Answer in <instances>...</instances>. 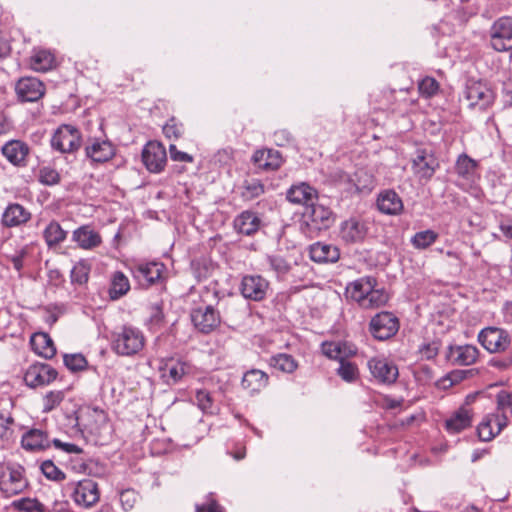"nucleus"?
<instances>
[{
    "label": "nucleus",
    "instance_id": "obj_1",
    "mask_svg": "<svg viewBox=\"0 0 512 512\" xmlns=\"http://www.w3.org/2000/svg\"><path fill=\"white\" fill-rule=\"evenodd\" d=\"M29 486L25 468L15 462L0 464V492L10 498L23 493Z\"/></svg>",
    "mask_w": 512,
    "mask_h": 512
},
{
    "label": "nucleus",
    "instance_id": "obj_2",
    "mask_svg": "<svg viewBox=\"0 0 512 512\" xmlns=\"http://www.w3.org/2000/svg\"><path fill=\"white\" fill-rule=\"evenodd\" d=\"M145 345L143 333L136 327L123 326L112 335V349L120 356H134Z\"/></svg>",
    "mask_w": 512,
    "mask_h": 512
},
{
    "label": "nucleus",
    "instance_id": "obj_3",
    "mask_svg": "<svg viewBox=\"0 0 512 512\" xmlns=\"http://www.w3.org/2000/svg\"><path fill=\"white\" fill-rule=\"evenodd\" d=\"M166 267L159 261H137L130 266L133 279L142 288L163 282Z\"/></svg>",
    "mask_w": 512,
    "mask_h": 512
},
{
    "label": "nucleus",
    "instance_id": "obj_4",
    "mask_svg": "<svg viewBox=\"0 0 512 512\" xmlns=\"http://www.w3.org/2000/svg\"><path fill=\"white\" fill-rule=\"evenodd\" d=\"M479 162L465 153L460 154L455 162L454 171L457 175V186L464 191L476 190L480 180Z\"/></svg>",
    "mask_w": 512,
    "mask_h": 512
},
{
    "label": "nucleus",
    "instance_id": "obj_5",
    "mask_svg": "<svg viewBox=\"0 0 512 512\" xmlns=\"http://www.w3.org/2000/svg\"><path fill=\"white\" fill-rule=\"evenodd\" d=\"M488 35L493 50L497 52L512 50V17H499L490 26Z\"/></svg>",
    "mask_w": 512,
    "mask_h": 512
},
{
    "label": "nucleus",
    "instance_id": "obj_6",
    "mask_svg": "<svg viewBox=\"0 0 512 512\" xmlns=\"http://www.w3.org/2000/svg\"><path fill=\"white\" fill-rule=\"evenodd\" d=\"M67 488L71 490V498L76 505L82 508L94 506L100 498L98 484L89 478L78 482H70Z\"/></svg>",
    "mask_w": 512,
    "mask_h": 512
},
{
    "label": "nucleus",
    "instance_id": "obj_7",
    "mask_svg": "<svg viewBox=\"0 0 512 512\" xmlns=\"http://www.w3.org/2000/svg\"><path fill=\"white\" fill-rule=\"evenodd\" d=\"M50 143L54 150L62 154L74 153L81 146V133L76 127L63 124L54 132Z\"/></svg>",
    "mask_w": 512,
    "mask_h": 512
},
{
    "label": "nucleus",
    "instance_id": "obj_8",
    "mask_svg": "<svg viewBox=\"0 0 512 512\" xmlns=\"http://www.w3.org/2000/svg\"><path fill=\"white\" fill-rule=\"evenodd\" d=\"M304 224L311 230L320 231L330 228L335 215L332 210L322 203L309 204L303 213Z\"/></svg>",
    "mask_w": 512,
    "mask_h": 512
},
{
    "label": "nucleus",
    "instance_id": "obj_9",
    "mask_svg": "<svg viewBox=\"0 0 512 512\" xmlns=\"http://www.w3.org/2000/svg\"><path fill=\"white\" fill-rule=\"evenodd\" d=\"M479 343L490 353L505 352L511 345L509 333L498 327H486L478 334Z\"/></svg>",
    "mask_w": 512,
    "mask_h": 512
},
{
    "label": "nucleus",
    "instance_id": "obj_10",
    "mask_svg": "<svg viewBox=\"0 0 512 512\" xmlns=\"http://www.w3.org/2000/svg\"><path fill=\"white\" fill-rule=\"evenodd\" d=\"M440 163L435 154L428 149H417L412 159L413 174L420 181H428L439 169Z\"/></svg>",
    "mask_w": 512,
    "mask_h": 512
},
{
    "label": "nucleus",
    "instance_id": "obj_11",
    "mask_svg": "<svg viewBox=\"0 0 512 512\" xmlns=\"http://www.w3.org/2000/svg\"><path fill=\"white\" fill-rule=\"evenodd\" d=\"M399 330L398 318L390 312L377 313L369 323L372 336L380 341L393 337Z\"/></svg>",
    "mask_w": 512,
    "mask_h": 512
},
{
    "label": "nucleus",
    "instance_id": "obj_12",
    "mask_svg": "<svg viewBox=\"0 0 512 512\" xmlns=\"http://www.w3.org/2000/svg\"><path fill=\"white\" fill-rule=\"evenodd\" d=\"M464 96L469 108H479L480 110L488 108L494 101L493 91L479 81L467 83Z\"/></svg>",
    "mask_w": 512,
    "mask_h": 512
},
{
    "label": "nucleus",
    "instance_id": "obj_13",
    "mask_svg": "<svg viewBox=\"0 0 512 512\" xmlns=\"http://www.w3.org/2000/svg\"><path fill=\"white\" fill-rule=\"evenodd\" d=\"M57 375V371L49 364L35 363L26 370L24 381L27 386L36 388L49 385L56 379Z\"/></svg>",
    "mask_w": 512,
    "mask_h": 512
},
{
    "label": "nucleus",
    "instance_id": "obj_14",
    "mask_svg": "<svg viewBox=\"0 0 512 512\" xmlns=\"http://www.w3.org/2000/svg\"><path fill=\"white\" fill-rule=\"evenodd\" d=\"M142 161L150 172H161L167 161L165 147L159 142H148L142 151Z\"/></svg>",
    "mask_w": 512,
    "mask_h": 512
},
{
    "label": "nucleus",
    "instance_id": "obj_15",
    "mask_svg": "<svg viewBox=\"0 0 512 512\" xmlns=\"http://www.w3.org/2000/svg\"><path fill=\"white\" fill-rule=\"evenodd\" d=\"M371 375L380 383L392 384L398 378L397 366L385 358L374 357L367 363Z\"/></svg>",
    "mask_w": 512,
    "mask_h": 512
},
{
    "label": "nucleus",
    "instance_id": "obj_16",
    "mask_svg": "<svg viewBox=\"0 0 512 512\" xmlns=\"http://www.w3.org/2000/svg\"><path fill=\"white\" fill-rule=\"evenodd\" d=\"M268 281L260 275H246L242 278L240 292L248 300L262 301L266 297Z\"/></svg>",
    "mask_w": 512,
    "mask_h": 512
},
{
    "label": "nucleus",
    "instance_id": "obj_17",
    "mask_svg": "<svg viewBox=\"0 0 512 512\" xmlns=\"http://www.w3.org/2000/svg\"><path fill=\"white\" fill-rule=\"evenodd\" d=\"M85 153L94 163H105L116 154L115 145L108 139L93 138L85 147Z\"/></svg>",
    "mask_w": 512,
    "mask_h": 512
},
{
    "label": "nucleus",
    "instance_id": "obj_18",
    "mask_svg": "<svg viewBox=\"0 0 512 512\" xmlns=\"http://www.w3.org/2000/svg\"><path fill=\"white\" fill-rule=\"evenodd\" d=\"M191 320L200 332L209 333L220 324V315L213 306L207 305L192 310Z\"/></svg>",
    "mask_w": 512,
    "mask_h": 512
},
{
    "label": "nucleus",
    "instance_id": "obj_19",
    "mask_svg": "<svg viewBox=\"0 0 512 512\" xmlns=\"http://www.w3.org/2000/svg\"><path fill=\"white\" fill-rule=\"evenodd\" d=\"M479 357V350L471 344L450 345L448 347L446 358L453 364L458 366H469L474 364Z\"/></svg>",
    "mask_w": 512,
    "mask_h": 512
},
{
    "label": "nucleus",
    "instance_id": "obj_20",
    "mask_svg": "<svg viewBox=\"0 0 512 512\" xmlns=\"http://www.w3.org/2000/svg\"><path fill=\"white\" fill-rule=\"evenodd\" d=\"M508 423L505 414H488L478 425V436L482 441H490L499 434Z\"/></svg>",
    "mask_w": 512,
    "mask_h": 512
},
{
    "label": "nucleus",
    "instance_id": "obj_21",
    "mask_svg": "<svg viewBox=\"0 0 512 512\" xmlns=\"http://www.w3.org/2000/svg\"><path fill=\"white\" fill-rule=\"evenodd\" d=\"M1 153L12 165L25 167L27 166L30 148L21 140H10L2 146Z\"/></svg>",
    "mask_w": 512,
    "mask_h": 512
},
{
    "label": "nucleus",
    "instance_id": "obj_22",
    "mask_svg": "<svg viewBox=\"0 0 512 512\" xmlns=\"http://www.w3.org/2000/svg\"><path fill=\"white\" fill-rule=\"evenodd\" d=\"M16 93L22 101L35 102L44 95L45 87L35 77H24L17 82Z\"/></svg>",
    "mask_w": 512,
    "mask_h": 512
},
{
    "label": "nucleus",
    "instance_id": "obj_23",
    "mask_svg": "<svg viewBox=\"0 0 512 512\" xmlns=\"http://www.w3.org/2000/svg\"><path fill=\"white\" fill-rule=\"evenodd\" d=\"M367 234V227L363 221L351 217L340 225L339 236L345 243H357L364 240Z\"/></svg>",
    "mask_w": 512,
    "mask_h": 512
},
{
    "label": "nucleus",
    "instance_id": "obj_24",
    "mask_svg": "<svg viewBox=\"0 0 512 512\" xmlns=\"http://www.w3.org/2000/svg\"><path fill=\"white\" fill-rule=\"evenodd\" d=\"M31 212L19 203H10L4 210L1 223L4 227H19L30 221Z\"/></svg>",
    "mask_w": 512,
    "mask_h": 512
},
{
    "label": "nucleus",
    "instance_id": "obj_25",
    "mask_svg": "<svg viewBox=\"0 0 512 512\" xmlns=\"http://www.w3.org/2000/svg\"><path fill=\"white\" fill-rule=\"evenodd\" d=\"M254 165L264 171H273L282 164V156L274 149H261L254 152L252 156Z\"/></svg>",
    "mask_w": 512,
    "mask_h": 512
},
{
    "label": "nucleus",
    "instance_id": "obj_26",
    "mask_svg": "<svg viewBox=\"0 0 512 512\" xmlns=\"http://www.w3.org/2000/svg\"><path fill=\"white\" fill-rule=\"evenodd\" d=\"M312 261L317 263H335L340 258L338 247L323 242H316L309 248Z\"/></svg>",
    "mask_w": 512,
    "mask_h": 512
},
{
    "label": "nucleus",
    "instance_id": "obj_27",
    "mask_svg": "<svg viewBox=\"0 0 512 512\" xmlns=\"http://www.w3.org/2000/svg\"><path fill=\"white\" fill-rule=\"evenodd\" d=\"M377 207L384 214L398 215L404 206L401 197L394 190L387 189L379 193Z\"/></svg>",
    "mask_w": 512,
    "mask_h": 512
},
{
    "label": "nucleus",
    "instance_id": "obj_28",
    "mask_svg": "<svg viewBox=\"0 0 512 512\" xmlns=\"http://www.w3.org/2000/svg\"><path fill=\"white\" fill-rule=\"evenodd\" d=\"M376 285L377 281L372 276L359 278L346 287V296L361 306L369 291Z\"/></svg>",
    "mask_w": 512,
    "mask_h": 512
},
{
    "label": "nucleus",
    "instance_id": "obj_29",
    "mask_svg": "<svg viewBox=\"0 0 512 512\" xmlns=\"http://www.w3.org/2000/svg\"><path fill=\"white\" fill-rule=\"evenodd\" d=\"M161 378L169 385L176 384L190 372L186 362L170 360L160 367Z\"/></svg>",
    "mask_w": 512,
    "mask_h": 512
},
{
    "label": "nucleus",
    "instance_id": "obj_30",
    "mask_svg": "<svg viewBox=\"0 0 512 512\" xmlns=\"http://www.w3.org/2000/svg\"><path fill=\"white\" fill-rule=\"evenodd\" d=\"M286 198L293 204L309 205L317 198V191L307 183L293 185L288 189Z\"/></svg>",
    "mask_w": 512,
    "mask_h": 512
},
{
    "label": "nucleus",
    "instance_id": "obj_31",
    "mask_svg": "<svg viewBox=\"0 0 512 512\" xmlns=\"http://www.w3.org/2000/svg\"><path fill=\"white\" fill-rule=\"evenodd\" d=\"M29 64L34 71L47 72L56 66V58L50 50L33 49Z\"/></svg>",
    "mask_w": 512,
    "mask_h": 512
},
{
    "label": "nucleus",
    "instance_id": "obj_32",
    "mask_svg": "<svg viewBox=\"0 0 512 512\" xmlns=\"http://www.w3.org/2000/svg\"><path fill=\"white\" fill-rule=\"evenodd\" d=\"M261 225V219L252 211H243L234 220V227L238 233L251 236Z\"/></svg>",
    "mask_w": 512,
    "mask_h": 512
},
{
    "label": "nucleus",
    "instance_id": "obj_33",
    "mask_svg": "<svg viewBox=\"0 0 512 512\" xmlns=\"http://www.w3.org/2000/svg\"><path fill=\"white\" fill-rule=\"evenodd\" d=\"M22 447L28 451H40L50 447V441L45 432L31 429L22 436Z\"/></svg>",
    "mask_w": 512,
    "mask_h": 512
},
{
    "label": "nucleus",
    "instance_id": "obj_34",
    "mask_svg": "<svg viewBox=\"0 0 512 512\" xmlns=\"http://www.w3.org/2000/svg\"><path fill=\"white\" fill-rule=\"evenodd\" d=\"M268 375L259 369H251L247 371L242 378V387L249 393L254 394L260 392L268 384Z\"/></svg>",
    "mask_w": 512,
    "mask_h": 512
},
{
    "label": "nucleus",
    "instance_id": "obj_35",
    "mask_svg": "<svg viewBox=\"0 0 512 512\" xmlns=\"http://www.w3.org/2000/svg\"><path fill=\"white\" fill-rule=\"evenodd\" d=\"M30 344L32 350L36 354L46 359H50L56 354V348L54 346L53 340L47 333H34L31 336Z\"/></svg>",
    "mask_w": 512,
    "mask_h": 512
},
{
    "label": "nucleus",
    "instance_id": "obj_36",
    "mask_svg": "<svg viewBox=\"0 0 512 512\" xmlns=\"http://www.w3.org/2000/svg\"><path fill=\"white\" fill-rule=\"evenodd\" d=\"M72 240L83 249H92L100 245V235L89 226H81L73 232Z\"/></svg>",
    "mask_w": 512,
    "mask_h": 512
},
{
    "label": "nucleus",
    "instance_id": "obj_37",
    "mask_svg": "<svg viewBox=\"0 0 512 512\" xmlns=\"http://www.w3.org/2000/svg\"><path fill=\"white\" fill-rule=\"evenodd\" d=\"M472 423V416L469 410L460 408L449 419L445 421V428L451 434H456L468 428Z\"/></svg>",
    "mask_w": 512,
    "mask_h": 512
},
{
    "label": "nucleus",
    "instance_id": "obj_38",
    "mask_svg": "<svg viewBox=\"0 0 512 512\" xmlns=\"http://www.w3.org/2000/svg\"><path fill=\"white\" fill-rule=\"evenodd\" d=\"M130 290L128 277L121 271L112 274L108 294L111 300H118L125 296Z\"/></svg>",
    "mask_w": 512,
    "mask_h": 512
},
{
    "label": "nucleus",
    "instance_id": "obj_39",
    "mask_svg": "<svg viewBox=\"0 0 512 512\" xmlns=\"http://www.w3.org/2000/svg\"><path fill=\"white\" fill-rule=\"evenodd\" d=\"M321 351L326 357L339 360V362L341 359L355 354V350L349 348L346 343L343 342H323Z\"/></svg>",
    "mask_w": 512,
    "mask_h": 512
},
{
    "label": "nucleus",
    "instance_id": "obj_40",
    "mask_svg": "<svg viewBox=\"0 0 512 512\" xmlns=\"http://www.w3.org/2000/svg\"><path fill=\"white\" fill-rule=\"evenodd\" d=\"M43 237L47 246L52 248L65 241L67 232L57 221H51L43 231Z\"/></svg>",
    "mask_w": 512,
    "mask_h": 512
},
{
    "label": "nucleus",
    "instance_id": "obj_41",
    "mask_svg": "<svg viewBox=\"0 0 512 512\" xmlns=\"http://www.w3.org/2000/svg\"><path fill=\"white\" fill-rule=\"evenodd\" d=\"M270 365L285 373H293L298 368V363L294 357L286 353L273 356L270 359Z\"/></svg>",
    "mask_w": 512,
    "mask_h": 512
},
{
    "label": "nucleus",
    "instance_id": "obj_42",
    "mask_svg": "<svg viewBox=\"0 0 512 512\" xmlns=\"http://www.w3.org/2000/svg\"><path fill=\"white\" fill-rule=\"evenodd\" d=\"M388 298V294L383 289L372 287L362 302L361 307L365 309L379 308L387 303Z\"/></svg>",
    "mask_w": 512,
    "mask_h": 512
},
{
    "label": "nucleus",
    "instance_id": "obj_43",
    "mask_svg": "<svg viewBox=\"0 0 512 512\" xmlns=\"http://www.w3.org/2000/svg\"><path fill=\"white\" fill-rule=\"evenodd\" d=\"M437 239L438 234L431 229H427L424 231L417 232L411 238V244L414 248L423 250L430 247Z\"/></svg>",
    "mask_w": 512,
    "mask_h": 512
},
{
    "label": "nucleus",
    "instance_id": "obj_44",
    "mask_svg": "<svg viewBox=\"0 0 512 512\" xmlns=\"http://www.w3.org/2000/svg\"><path fill=\"white\" fill-rule=\"evenodd\" d=\"M89 273L90 265L86 261L81 260L77 262L70 273L71 283L77 285L86 284L89 279Z\"/></svg>",
    "mask_w": 512,
    "mask_h": 512
},
{
    "label": "nucleus",
    "instance_id": "obj_45",
    "mask_svg": "<svg viewBox=\"0 0 512 512\" xmlns=\"http://www.w3.org/2000/svg\"><path fill=\"white\" fill-rule=\"evenodd\" d=\"M264 185L257 179L246 181L243 185L241 196L244 200L251 201L264 193Z\"/></svg>",
    "mask_w": 512,
    "mask_h": 512
},
{
    "label": "nucleus",
    "instance_id": "obj_46",
    "mask_svg": "<svg viewBox=\"0 0 512 512\" xmlns=\"http://www.w3.org/2000/svg\"><path fill=\"white\" fill-rule=\"evenodd\" d=\"M337 374L346 382H353L358 378L359 371L356 364L341 359L339 367L337 368Z\"/></svg>",
    "mask_w": 512,
    "mask_h": 512
},
{
    "label": "nucleus",
    "instance_id": "obj_47",
    "mask_svg": "<svg viewBox=\"0 0 512 512\" xmlns=\"http://www.w3.org/2000/svg\"><path fill=\"white\" fill-rule=\"evenodd\" d=\"M12 506L19 511L24 512H44V505L35 498H21L15 500Z\"/></svg>",
    "mask_w": 512,
    "mask_h": 512
},
{
    "label": "nucleus",
    "instance_id": "obj_48",
    "mask_svg": "<svg viewBox=\"0 0 512 512\" xmlns=\"http://www.w3.org/2000/svg\"><path fill=\"white\" fill-rule=\"evenodd\" d=\"M354 177L353 182L357 191H370L374 187V177L364 169L357 170Z\"/></svg>",
    "mask_w": 512,
    "mask_h": 512
},
{
    "label": "nucleus",
    "instance_id": "obj_49",
    "mask_svg": "<svg viewBox=\"0 0 512 512\" xmlns=\"http://www.w3.org/2000/svg\"><path fill=\"white\" fill-rule=\"evenodd\" d=\"M14 419L11 416H4L0 413V446L3 447L8 444L13 435L12 425Z\"/></svg>",
    "mask_w": 512,
    "mask_h": 512
},
{
    "label": "nucleus",
    "instance_id": "obj_50",
    "mask_svg": "<svg viewBox=\"0 0 512 512\" xmlns=\"http://www.w3.org/2000/svg\"><path fill=\"white\" fill-rule=\"evenodd\" d=\"M439 83L433 77H425L418 83V90L421 96L425 98L433 97L439 91Z\"/></svg>",
    "mask_w": 512,
    "mask_h": 512
},
{
    "label": "nucleus",
    "instance_id": "obj_51",
    "mask_svg": "<svg viewBox=\"0 0 512 512\" xmlns=\"http://www.w3.org/2000/svg\"><path fill=\"white\" fill-rule=\"evenodd\" d=\"M65 394L63 391H50L43 397V412L49 413L58 407L64 400Z\"/></svg>",
    "mask_w": 512,
    "mask_h": 512
},
{
    "label": "nucleus",
    "instance_id": "obj_52",
    "mask_svg": "<svg viewBox=\"0 0 512 512\" xmlns=\"http://www.w3.org/2000/svg\"><path fill=\"white\" fill-rule=\"evenodd\" d=\"M40 469L44 476L53 481H61L65 479V474L51 460L42 462Z\"/></svg>",
    "mask_w": 512,
    "mask_h": 512
},
{
    "label": "nucleus",
    "instance_id": "obj_53",
    "mask_svg": "<svg viewBox=\"0 0 512 512\" xmlns=\"http://www.w3.org/2000/svg\"><path fill=\"white\" fill-rule=\"evenodd\" d=\"M64 364L70 371L76 372L85 369L87 360L82 354H66Z\"/></svg>",
    "mask_w": 512,
    "mask_h": 512
},
{
    "label": "nucleus",
    "instance_id": "obj_54",
    "mask_svg": "<svg viewBox=\"0 0 512 512\" xmlns=\"http://www.w3.org/2000/svg\"><path fill=\"white\" fill-rule=\"evenodd\" d=\"M39 181L44 185H55L59 183L60 175L55 169L45 166L39 171Z\"/></svg>",
    "mask_w": 512,
    "mask_h": 512
},
{
    "label": "nucleus",
    "instance_id": "obj_55",
    "mask_svg": "<svg viewBox=\"0 0 512 512\" xmlns=\"http://www.w3.org/2000/svg\"><path fill=\"white\" fill-rule=\"evenodd\" d=\"M268 263L273 271L278 275H285L290 270V265L287 261L278 255H271L267 258Z\"/></svg>",
    "mask_w": 512,
    "mask_h": 512
},
{
    "label": "nucleus",
    "instance_id": "obj_56",
    "mask_svg": "<svg viewBox=\"0 0 512 512\" xmlns=\"http://www.w3.org/2000/svg\"><path fill=\"white\" fill-rule=\"evenodd\" d=\"M138 501V494L133 489H126L120 493V503L125 511H129L134 508Z\"/></svg>",
    "mask_w": 512,
    "mask_h": 512
},
{
    "label": "nucleus",
    "instance_id": "obj_57",
    "mask_svg": "<svg viewBox=\"0 0 512 512\" xmlns=\"http://www.w3.org/2000/svg\"><path fill=\"white\" fill-rule=\"evenodd\" d=\"M195 400L197 402L198 407L203 412L212 413L213 400L211 394L207 390H198L195 395Z\"/></svg>",
    "mask_w": 512,
    "mask_h": 512
},
{
    "label": "nucleus",
    "instance_id": "obj_58",
    "mask_svg": "<svg viewBox=\"0 0 512 512\" xmlns=\"http://www.w3.org/2000/svg\"><path fill=\"white\" fill-rule=\"evenodd\" d=\"M163 133L169 139H178L183 133V126L182 124H177L175 119L172 118L163 127Z\"/></svg>",
    "mask_w": 512,
    "mask_h": 512
},
{
    "label": "nucleus",
    "instance_id": "obj_59",
    "mask_svg": "<svg viewBox=\"0 0 512 512\" xmlns=\"http://www.w3.org/2000/svg\"><path fill=\"white\" fill-rule=\"evenodd\" d=\"M149 322L154 327H160L163 324L164 313L161 303H155L151 305Z\"/></svg>",
    "mask_w": 512,
    "mask_h": 512
},
{
    "label": "nucleus",
    "instance_id": "obj_60",
    "mask_svg": "<svg viewBox=\"0 0 512 512\" xmlns=\"http://www.w3.org/2000/svg\"><path fill=\"white\" fill-rule=\"evenodd\" d=\"M497 409L501 411V414H505L506 409H510L512 414V394L506 391H500L497 394Z\"/></svg>",
    "mask_w": 512,
    "mask_h": 512
},
{
    "label": "nucleus",
    "instance_id": "obj_61",
    "mask_svg": "<svg viewBox=\"0 0 512 512\" xmlns=\"http://www.w3.org/2000/svg\"><path fill=\"white\" fill-rule=\"evenodd\" d=\"M419 352L423 358L431 360L435 358L439 352V343L436 341L424 343L420 346Z\"/></svg>",
    "mask_w": 512,
    "mask_h": 512
},
{
    "label": "nucleus",
    "instance_id": "obj_62",
    "mask_svg": "<svg viewBox=\"0 0 512 512\" xmlns=\"http://www.w3.org/2000/svg\"><path fill=\"white\" fill-rule=\"evenodd\" d=\"M52 443L55 448L60 449L67 454H80L83 452L81 447L73 443L62 442L59 439H53Z\"/></svg>",
    "mask_w": 512,
    "mask_h": 512
},
{
    "label": "nucleus",
    "instance_id": "obj_63",
    "mask_svg": "<svg viewBox=\"0 0 512 512\" xmlns=\"http://www.w3.org/2000/svg\"><path fill=\"white\" fill-rule=\"evenodd\" d=\"M169 153H170V158L173 161L193 162V157L190 154H188L186 152L179 151L174 144H170Z\"/></svg>",
    "mask_w": 512,
    "mask_h": 512
},
{
    "label": "nucleus",
    "instance_id": "obj_64",
    "mask_svg": "<svg viewBox=\"0 0 512 512\" xmlns=\"http://www.w3.org/2000/svg\"><path fill=\"white\" fill-rule=\"evenodd\" d=\"M293 140L292 134L286 129H280L274 133V142L278 146H286Z\"/></svg>",
    "mask_w": 512,
    "mask_h": 512
}]
</instances>
